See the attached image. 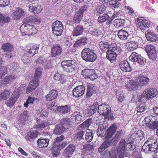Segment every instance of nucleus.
I'll list each match as a JSON object with an SVG mask.
<instances>
[{"instance_id": "obj_1", "label": "nucleus", "mask_w": 158, "mask_h": 158, "mask_svg": "<svg viewBox=\"0 0 158 158\" xmlns=\"http://www.w3.org/2000/svg\"><path fill=\"white\" fill-rule=\"evenodd\" d=\"M82 59L86 62H93L97 58V56L94 50L86 48L82 50L81 53Z\"/></svg>"}, {"instance_id": "obj_2", "label": "nucleus", "mask_w": 158, "mask_h": 158, "mask_svg": "<svg viewBox=\"0 0 158 158\" xmlns=\"http://www.w3.org/2000/svg\"><path fill=\"white\" fill-rule=\"evenodd\" d=\"M158 92L157 90L155 88H150L145 89L141 95L139 97V102L145 101L146 100H149L157 95Z\"/></svg>"}, {"instance_id": "obj_3", "label": "nucleus", "mask_w": 158, "mask_h": 158, "mask_svg": "<svg viewBox=\"0 0 158 158\" xmlns=\"http://www.w3.org/2000/svg\"><path fill=\"white\" fill-rule=\"evenodd\" d=\"M98 112L102 114L104 118L108 119H113L114 118L113 114L111 113V108L108 104L102 103L98 107Z\"/></svg>"}, {"instance_id": "obj_4", "label": "nucleus", "mask_w": 158, "mask_h": 158, "mask_svg": "<svg viewBox=\"0 0 158 158\" xmlns=\"http://www.w3.org/2000/svg\"><path fill=\"white\" fill-rule=\"evenodd\" d=\"M21 32L23 35H32L36 34L38 30L33 25H31L30 23H24L20 27Z\"/></svg>"}, {"instance_id": "obj_5", "label": "nucleus", "mask_w": 158, "mask_h": 158, "mask_svg": "<svg viewBox=\"0 0 158 158\" xmlns=\"http://www.w3.org/2000/svg\"><path fill=\"white\" fill-rule=\"evenodd\" d=\"M110 46L112 47L111 49L106 51V57L111 63H113L117 55L121 51L116 44H112Z\"/></svg>"}, {"instance_id": "obj_6", "label": "nucleus", "mask_w": 158, "mask_h": 158, "mask_svg": "<svg viewBox=\"0 0 158 158\" xmlns=\"http://www.w3.org/2000/svg\"><path fill=\"white\" fill-rule=\"evenodd\" d=\"M77 64L73 60H64L61 63V66L63 70L67 72H72L75 69Z\"/></svg>"}, {"instance_id": "obj_7", "label": "nucleus", "mask_w": 158, "mask_h": 158, "mask_svg": "<svg viewBox=\"0 0 158 158\" xmlns=\"http://www.w3.org/2000/svg\"><path fill=\"white\" fill-rule=\"evenodd\" d=\"M20 94V91L18 89L14 91L9 98L6 101V105L10 108H12L19 98Z\"/></svg>"}, {"instance_id": "obj_8", "label": "nucleus", "mask_w": 158, "mask_h": 158, "mask_svg": "<svg viewBox=\"0 0 158 158\" xmlns=\"http://www.w3.org/2000/svg\"><path fill=\"white\" fill-rule=\"evenodd\" d=\"M52 27L53 33L56 36L61 35L64 29V27L61 22L56 20L52 24Z\"/></svg>"}, {"instance_id": "obj_9", "label": "nucleus", "mask_w": 158, "mask_h": 158, "mask_svg": "<svg viewBox=\"0 0 158 158\" xmlns=\"http://www.w3.org/2000/svg\"><path fill=\"white\" fill-rule=\"evenodd\" d=\"M144 121L150 129H154L158 127V121H156L155 116H148L144 118Z\"/></svg>"}, {"instance_id": "obj_10", "label": "nucleus", "mask_w": 158, "mask_h": 158, "mask_svg": "<svg viewBox=\"0 0 158 158\" xmlns=\"http://www.w3.org/2000/svg\"><path fill=\"white\" fill-rule=\"evenodd\" d=\"M137 26L138 28L144 30L150 26V22L148 19H144L143 17L141 19H137Z\"/></svg>"}, {"instance_id": "obj_11", "label": "nucleus", "mask_w": 158, "mask_h": 158, "mask_svg": "<svg viewBox=\"0 0 158 158\" xmlns=\"http://www.w3.org/2000/svg\"><path fill=\"white\" fill-rule=\"evenodd\" d=\"M82 74L85 78L94 80L98 77L95 70L92 69H85L82 70Z\"/></svg>"}, {"instance_id": "obj_12", "label": "nucleus", "mask_w": 158, "mask_h": 158, "mask_svg": "<svg viewBox=\"0 0 158 158\" xmlns=\"http://www.w3.org/2000/svg\"><path fill=\"white\" fill-rule=\"evenodd\" d=\"M131 138L134 139L137 138L138 140L143 139L144 137V134L143 131L138 130L135 127L133 128L130 132Z\"/></svg>"}, {"instance_id": "obj_13", "label": "nucleus", "mask_w": 158, "mask_h": 158, "mask_svg": "<svg viewBox=\"0 0 158 158\" xmlns=\"http://www.w3.org/2000/svg\"><path fill=\"white\" fill-rule=\"evenodd\" d=\"M145 50L150 58L155 60L157 58L156 51L154 46L149 45L145 48Z\"/></svg>"}, {"instance_id": "obj_14", "label": "nucleus", "mask_w": 158, "mask_h": 158, "mask_svg": "<svg viewBox=\"0 0 158 158\" xmlns=\"http://www.w3.org/2000/svg\"><path fill=\"white\" fill-rule=\"evenodd\" d=\"M39 134L40 133L36 128H32L28 131L25 139L29 141H32L38 137Z\"/></svg>"}, {"instance_id": "obj_15", "label": "nucleus", "mask_w": 158, "mask_h": 158, "mask_svg": "<svg viewBox=\"0 0 158 158\" xmlns=\"http://www.w3.org/2000/svg\"><path fill=\"white\" fill-rule=\"evenodd\" d=\"M87 7L84 6L81 8L79 11L74 15L73 22L75 23H78L81 20L83 16V13L87 9Z\"/></svg>"}, {"instance_id": "obj_16", "label": "nucleus", "mask_w": 158, "mask_h": 158, "mask_svg": "<svg viewBox=\"0 0 158 158\" xmlns=\"http://www.w3.org/2000/svg\"><path fill=\"white\" fill-rule=\"evenodd\" d=\"M75 148V145L73 144L69 145L64 150L62 158H71V156L74 151Z\"/></svg>"}, {"instance_id": "obj_17", "label": "nucleus", "mask_w": 158, "mask_h": 158, "mask_svg": "<svg viewBox=\"0 0 158 158\" xmlns=\"http://www.w3.org/2000/svg\"><path fill=\"white\" fill-rule=\"evenodd\" d=\"M62 48L59 44L54 45L51 48V55L52 57L59 56L62 53Z\"/></svg>"}, {"instance_id": "obj_18", "label": "nucleus", "mask_w": 158, "mask_h": 158, "mask_svg": "<svg viewBox=\"0 0 158 158\" xmlns=\"http://www.w3.org/2000/svg\"><path fill=\"white\" fill-rule=\"evenodd\" d=\"M41 21V18L38 16L27 17L24 18L23 22L24 23H31V24H38Z\"/></svg>"}, {"instance_id": "obj_19", "label": "nucleus", "mask_w": 158, "mask_h": 158, "mask_svg": "<svg viewBox=\"0 0 158 158\" xmlns=\"http://www.w3.org/2000/svg\"><path fill=\"white\" fill-rule=\"evenodd\" d=\"M39 47V45L38 44H31L27 46V52L29 56H32L37 53Z\"/></svg>"}, {"instance_id": "obj_20", "label": "nucleus", "mask_w": 158, "mask_h": 158, "mask_svg": "<svg viewBox=\"0 0 158 158\" xmlns=\"http://www.w3.org/2000/svg\"><path fill=\"white\" fill-rule=\"evenodd\" d=\"M142 150L145 153H151L158 150V144L148 145L147 146L143 145L142 147Z\"/></svg>"}, {"instance_id": "obj_21", "label": "nucleus", "mask_w": 158, "mask_h": 158, "mask_svg": "<svg viewBox=\"0 0 158 158\" xmlns=\"http://www.w3.org/2000/svg\"><path fill=\"white\" fill-rule=\"evenodd\" d=\"M142 150L145 153H151L158 150V144L148 145L147 146L143 145L142 147Z\"/></svg>"}, {"instance_id": "obj_22", "label": "nucleus", "mask_w": 158, "mask_h": 158, "mask_svg": "<svg viewBox=\"0 0 158 158\" xmlns=\"http://www.w3.org/2000/svg\"><path fill=\"white\" fill-rule=\"evenodd\" d=\"M85 90V88L83 85L77 86L73 90V95L77 98L81 97L84 94Z\"/></svg>"}, {"instance_id": "obj_23", "label": "nucleus", "mask_w": 158, "mask_h": 158, "mask_svg": "<svg viewBox=\"0 0 158 158\" xmlns=\"http://www.w3.org/2000/svg\"><path fill=\"white\" fill-rule=\"evenodd\" d=\"M110 145V142L108 140H106L98 148V152L101 155H105L107 153V148Z\"/></svg>"}, {"instance_id": "obj_24", "label": "nucleus", "mask_w": 158, "mask_h": 158, "mask_svg": "<svg viewBox=\"0 0 158 158\" xmlns=\"http://www.w3.org/2000/svg\"><path fill=\"white\" fill-rule=\"evenodd\" d=\"M145 36L148 41L154 42L158 40L157 35L149 30L145 32Z\"/></svg>"}, {"instance_id": "obj_25", "label": "nucleus", "mask_w": 158, "mask_h": 158, "mask_svg": "<svg viewBox=\"0 0 158 158\" xmlns=\"http://www.w3.org/2000/svg\"><path fill=\"white\" fill-rule=\"evenodd\" d=\"M97 104L94 103L91 105L84 110V113L86 116H90L95 113L97 110Z\"/></svg>"}, {"instance_id": "obj_26", "label": "nucleus", "mask_w": 158, "mask_h": 158, "mask_svg": "<svg viewBox=\"0 0 158 158\" xmlns=\"http://www.w3.org/2000/svg\"><path fill=\"white\" fill-rule=\"evenodd\" d=\"M117 129V127L116 124H113L106 131V139H109L111 138L115 133Z\"/></svg>"}, {"instance_id": "obj_27", "label": "nucleus", "mask_w": 158, "mask_h": 158, "mask_svg": "<svg viewBox=\"0 0 158 158\" xmlns=\"http://www.w3.org/2000/svg\"><path fill=\"white\" fill-rule=\"evenodd\" d=\"M58 92L55 89H52L46 95L45 100L46 101H50L56 99L57 97Z\"/></svg>"}, {"instance_id": "obj_28", "label": "nucleus", "mask_w": 158, "mask_h": 158, "mask_svg": "<svg viewBox=\"0 0 158 158\" xmlns=\"http://www.w3.org/2000/svg\"><path fill=\"white\" fill-rule=\"evenodd\" d=\"M29 7V10L35 14L39 13L43 9L41 5L38 3H33L30 4Z\"/></svg>"}, {"instance_id": "obj_29", "label": "nucleus", "mask_w": 158, "mask_h": 158, "mask_svg": "<svg viewBox=\"0 0 158 158\" xmlns=\"http://www.w3.org/2000/svg\"><path fill=\"white\" fill-rule=\"evenodd\" d=\"M11 92L10 89H5L0 91V101L6 100L10 96Z\"/></svg>"}, {"instance_id": "obj_30", "label": "nucleus", "mask_w": 158, "mask_h": 158, "mask_svg": "<svg viewBox=\"0 0 158 158\" xmlns=\"http://www.w3.org/2000/svg\"><path fill=\"white\" fill-rule=\"evenodd\" d=\"M115 44L112 43L110 44L108 42L101 41L99 43V46L100 49L102 52H105L108 50L111 49V47L110 46L112 44Z\"/></svg>"}, {"instance_id": "obj_31", "label": "nucleus", "mask_w": 158, "mask_h": 158, "mask_svg": "<svg viewBox=\"0 0 158 158\" xmlns=\"http://www.w3.org/2000/svg\"><path fill=\"white\" fill-rule=\"evenodd\" d=\"M93 123L92 118H89L83 122L78 127V130H83L86 131L88 129L89 126Z\"/></svg>"}, {"instance_id": "obj_32", "label": "nucleus", "mask_w": 158, "mask_h": 158, "mask_svg": "<svg viewBox=\"0 0 158 158\" xmlns=\"http://www.w3.org/2000/svg\"><path fill=\"white\" fill-rule=\"evenodd\" d=\"M24 14V12L22 9L18 7L13 12L12 16L14 19L17 20L23 16Z\"/></svg>"}, {"instance_id": "obj_33", "label": "nucleus", "mask_w": 158, "mask_h": 158, "mask_svg": "<svg viewBox=\"0 0 158 158\" xmlns=\"http://www.w3.org/2000/svg\"><path fill=\"white\" fill-rule=\"evenodd\" d=\"M137 80V84L139 86H141L146 85L149 81V79L148 77L143 76H139Z\"/></svg>"}, {"instance_id": "obj_34", "label": "nucleus", "mask_w": 158, "mask_h": 158, "mask_svg": "<svg viewBox=\"0 0 158 158\" xmlns=\"http://www.w3.org/2000/svg\"><path fill=\"white\" fill-rule=\"evenodd\" d=\"M87 39L85 37H82L76 41L73 44L74 48L81 47L85 45L87 43Z\"/></svg>"}, {"instance_id": "obj_35", "label": "nucleus", "mask_w": 158, "mask_h": 158, "mask_svg": "<svg viewBox=\"0 0 158 158\" xmlns=\"http://www.w3.org/2000/svg\"><path fill=\"white\" fill-rule=\"evenodd\" d=\"M49 139H48L40 138L37 141L39 147L40 148H46L49 144Z\"/></svg>"}, {"instance_id": "obj_36", "label": "nucleus", "mask_w": 158, "mask_h": 158, "mask_svg": "<svg viewBox=\"0 0 158 158\" xmlns=\"http://www.w3.org/2000/svg\"><path fill=\"white\" fill-rule=\"evenodd\" d=\"M15 78V75L6 76L0 81V88L2 87V85H5L11 82Z\"/></svg>"}, {"instance_id": "obj_37", "label": "nucleus", "mask_w": 158, "mask_h": 158, "mask_svg": "<svg viewBox=\"0 0 158 158\" xmlns=\"http://www.w3.org/2000/svg\"><path fill=\"white\" fill-rule=\"evenodd\" d=\"M65 127L62 126L60 123L56 125L53 132L54 134L60 135L63 133L65 130Z\"/></svg>"}, {"instance_id": "obj_38", "label": "nucleus", "mask_w": 158, "mask_h": 158, "mask_svg": "<svg viewBox=\"0 0 158 158\" xmlns=\"http://www.w3.org/2000/svg\"><path fill=\"white\" fill-rule=\"evenodd\" d=\"M106 128V126H105L103 124H99L97 132L98 136L102 137L104 136L105 130Z\"/></svg>"}, {"instance_id": "obj_39", "label": "nucleus", "mask_w": 158, "mask_h": 158, "mask_svg": "<svg viewBox=\"0 0 158 158\" xmlns=\"http://www.w3.org/2000/svg\"><path fill=\"white\" fill-rule=\"evenodd\" d=\"M129 43V49L130 51H133L137 48V42L134 37L130 39Z\"/></svg>"}, {"instance_id": "obj_40", "label": "nucleus", "mask_w": 158, "mask_h": 158, "mask_svg": "<svg viewBox=\"0 0 158 158\" xmlns=\"http://www.w3.org/2000/svg\"><path fill=\"white\" fill-rule=\"evenodd\" d=\"M13 47L12 45L9 43L3 44L1 47V49L5 52L10 53L13 50Z\"/></svg>"}, {"instance_id": "obj_41", "label": "nucleus", "mask_w": 158, "mask_h": 158, "mask_svg": "<svg viewBox=\"0 0 158 158\" xmlns=\"http://www.w3.org/2000/svg\"><path fill=\"white\" fill-rule=\"evenodd\" d=\"M62 126L65 127V129L70 127L72 125L71 120L69 118H64L62 119L60 123Z\"/></svg>"}, {"instance_id": "obj_42", "label": "nucleus", "mask_w": 158, "mask_h": 158, "mask_svg": "<svg viewBox=\"0 0 158 158\" xmlns=\"http://www.w3.org/2000/svg\"><path fill=\"white\" fill-rule=\"evenodd\" d=\"M84 28L82 26L79 25L77 26L73 32V36H77L82 34L83 32Z\"/></svg>"}, {"instance_id": "obj_43", "label": "nucleus", "mask_w": 158, "mask_h": 158, "mask_svg": "<svg viewBox=\"0 0 158 158\" xmlns=\"http://www.w3.org/2000/svg\"><path fill=\"white\" fill-rule=\"evenodd\" d=\"M57 110L62 113H67L70 111L71 109L69 106L65 105L57 107Z\"/></svg>"}, {"instance_id": "obj_44", "label": "nucleus", "mask_w": 158, "mask_h": 158, "mask_svg": "<svg viewBox=\"0 0 158 158\" xmlns=\"http://www.w3.org/2000/svg\"><path fill=\"white\" fill-rule=\"evenodd\" d=\"M114 23L116 28L122 27L125 25V20L123 19H116L114 21Z\"/></svg>"}, {"instance_id": "obj_45", "label": "nucleus", "mask_w": 158, "mask_h": 158, "mask_svg": "<svg viewBox=\"0 0 158 158\" xmlns=\"http://www.w3.org/2000/svg\"><path fill=\"white\" fill-rule=\"evenodd\" d=\"M118 35L120 39L125 40L127 39L128 33L125 30H121L118 32Z\"/></svg>"}, {"instance_id": "obj_46", "label": "nucleus", "mask_w": 158, "mask_h": 158, "mask_svg": "<svg viewBox=\"0 0 158 158\" xmlns=\"http://www.w3.org/2000/svg\"><path fill=\"white\" fill-rule=\"evenodd\" d=\"M73 114L75 117L76 123L77 124L80 123L82 119L81 114L79 112L75 111L73 113Z\"/></svg>"}, {"instance_id": "obj_47", "label": "nucleus", "mask_w": 158, "mask_h": 158, "mask_svg": "<svg viewBox=\"0 0 158 158\" xmlns=\"http://www.w3.org/2000/svg\"><path fill=\"white\" fill-rule=\"evenodd\" d=\"M135 81L134 80L129 81V91L136 90L138 88V84L137 79Z\"/></svg>"}, {"instance_id": "obj_48", "label": "nucleus", "mask_w": 158, "mask_h": 158, "mask_svg": "<svg viewBox=\"0 0 158 158\" xmlns=\"http://www.w3.org/2000/svg\"><path fill=\"white\" fill-rule=\"evenodd\" d=\"M119 66L121 70L124 72L128 71V61L126 60L121 61L119 64Z\"/></svg>"}, {"instance_id": "obj_49", "label": "nucleus", "mask_w": 158, "mask_h": 158, "mask_svg": "<svg viewBox=\"0 0 158 158\" xmlns=\"http://www.w3.org/2000/svg\"><path fill=\"white\" fill-rule=\"evenodd\" d=\"M37 122L38 124L36 125V127L39 129L44 128L48 125L47 122L44 120L42 121L40 119H38Z\"/></svg>"}, {"instance_id": "obj_50", "label": "nucleus", "mask_w": 158, "mask_h": 158, "mask_svg": "<svg viewBox=\"0 0 158 158\" xmlns=\"http://www.w3.org/2000/svg\"><path fill=\"white\" fill-rule=\"evenodd\" d=\"M51 153L54 157H56L59 155L60 150L58 147V145L54 144L51 149Z\"/></svg>"}, {"instance_id": "obj_51", "label": "nucleus", "mask_w": 158, "mask_h": 158, "mask_svg": "<svg viewBox=\"0 0 158 158\" xmlns=\"http://www.w3.org/2000/svg\"><path fill=\"white\" fill-rule=\"evenodd\" d=\"M106 9V5L102 4L101 3L98 4L97 7V10L98 12L100 14H102Z\"/></svg>"}, {"instance_id": "obj_52", "label": "nucleus", "mask_w": 158, "mask_h": 158, "mask_svg": "<svg viewBox=\"0 0 158 158\" xmlns=\"http://www.w3.org/2000/svg\"><path fill=\"white\" fill-rule=\"evenodd\" d=\"M89 32L91 34L96 36H98L101 34L100 31L97 29H94L92 27H90Z\"/></svg>"}, {"instance_id": "obj_53", "label": "nucleus", "mask_w": 158, "mask_h": 158, "mask_svg": "<svg viewBox=\"0 0 158 158\" xmlns=\"http://www.w3.org/2000/svg\"><path fill=\"white\" fill-rule=\"evenodd\" d=\"M158 144L156 139L151 137L148 139L143 145H148Z\"/></svg>"}, {"instance_id": "obj_54", "label": "nucleus", "mask_w": 158, "mask_h": 158, "mask_svg": "<svg viewBox=\"0 0 158 158\" xmlns=\"http://www.w3.org/2000/svg\"><path fill=\"white\" fill-rule=\"evenodd\" d=\"M36 99V98H35L34 97H31L30 96L29 97L26 102L24 104V106L27 108L28 107L29 104L32 105L35 100Z\"/></svg>"}, {"instance_id": "obj_55", "label": "nucleus", "mask_w": 158, "mask_h": 158, "mask_svg": "<svg viewBox=\"0 0 158 158\" xmlns=\"http://www.w3.org/2000/svg\"><path fill=\"white\" fill-rule=\"evenodd\" d=\"M79 131L75 136V138L78 140H81L83 139V136L84 134L85 131L83 130H78Z\"/></svg>"}, {"instance_id": "obj_56", "label": "nucleus", "mask_w": 158, "mask_h": 158, "mask_svg": "<svg viewBox=\"0 0 158 158\" xmlns=\"http://www.w3.org/2000/svg\"><path fill=\"white\" fill-rule=\"evenodd\" d=\"M109 5L112 7L117 8L119 6L120 3L118 0H109Z\"/></svg>"}, {"instance_id": "obj_57", "label": "nucleus", "mask_w": 158, "mask_h": 158, "mask_svg": "<svg viewBox=\"0 0 158 158\" xmlns=\"http://www.w3.org/2000/svg\"><path fill=\"white\" fill-rule=\"evenodd\" d=\"M141 66H144L146 63V59L140 55H138L137 61Z\"/></svg>"}, {"instance_id": "obj_58", "label": "nucleus", "mask_w": 158, "mask_h": 158, "mask_svg": "<svg viewBox=\"0 0 158 158\" xmlns=\"http://www.w3.org/2000/svg\"><path fill=\"white\" fill-rule=\"evenodd\" d=\"M136 142L133 138L131 139L129 142V149L131 151H133L136 148Z\"/></svg>"}, {"instance_id": "obj_59", "label": "nucleus", "mask_w": 158, "mask_h": 158, "mask_svg": "<svg viewBox=\"0 0 158 158\" xmlns=\"http://www.w3.org/2000/svg\"><path fill=\"white\" fill-rule=\"evenodd\" d=\"M29 85L32 87L33 89H35L39 85V79H34L29 82Z\"/></svg>"}, {"instance_id": "obj_60", "label": "nucleus", "mask_w": 158, "mask_h": 158, "mask_svg": "<svg viewBox=\"0 0 158 158\" xmlns=\"http://www.w3.org/2000/svg\"><path fill=\"white\" fill-rule=\"evenodd\" d=\"M7 73V68L4 66H0V79Z\"/></svg>"}, {"instance_id": "obj_61", "label": "nucleus", "mask_w": 158, "mask_h": 158, "mask_svg": "<svg viewBox=\"0 0 158 158\" xmlns=\"http://www.w3.org/2000/svg\"><path fill=\"white\" fill-rule=\"evenodd\" d=\"M147 108L146 105L143 102L139 105V106L137 108V110L138 112H142L146 109Z\"/></svg>"}, {"instance_id": "obj_62", "label": "nucleus", "mask_w": 158, "mask_h": 158, "mask_svg": "<svg viewBox=\"0 0 158 158\" xmlns=\"http://www.w3.org/2000/svg\"><path fill=\"white\" fill-rule=\"evenodd\" d=\"M93 148V145L88 143L83 145V152H90Z\"/></svg>"}, {"instance_id": "obj_63", "label": "nucleus", "mask_w": 158, "mask_h": 158, "mask_svg": "<svg viewBox=\"0 0 158 158\" xmlns=\"http://www.w3.org/2000/svg\"><path fill=\"white\" fill-rule=\"evenodd\" d=\"M109 15L106 14H105L102 15L100 16L98 18V21L99 23H102L105 22L107 18H108Z\"/></svg>"}, {"instance_id": "obj_64", "label": "nucleus", "mask_w": 158, "mask_h": 158, "mask_svg": "<svg viewBox=\"0 0 158 158\" xmlns=\"http://www.w3.org/2000/svg\"><path fill=\"white\" fill-rule=\"evenodd\" d=\"M94 134L91 132H87L85 134V138L88 142L91 141L93 137Z\"/></svg>"}]
</instances>
